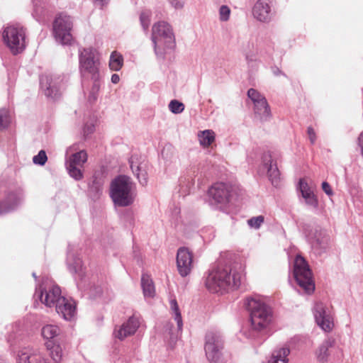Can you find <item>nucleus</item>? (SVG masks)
Segmentation results:
<instances>
[{
  "label": "nucleus",
  "mask_w": 363,
  "mask_h": 363,
  "mask_svg": "<svg viewBox=\"0 0 363 363\" xmlns=\"http://www.w3.org/2000/svg\"><path fill=\"white\" fill-rule=\"evenodd\" d=\"M92 82L93 85L88 96V101L90 104H94L96 101L101 85V79L92 80Z\"/></svg>",
  "instance_id": "c9c22d12"
},
{
  "label": "nucleus",
  "mask_w": 363,
  "mask_h": 363,
  "mask_svg": "<svg viewBox=\"0 0 363 363\" xmlns=\"http://www.w3.org/2000/svg\"><path fill=\"white\" fill-rule=\"evenodd\" d=\"M81 150L79 147V144H74L71 146H69L67 150H66V157H68V155H72V153L79 152Z\"/></svg>",
  "instance_id": "3c124183"
},
{
  "label": "nucleus",
  "mask_w": 363,
  "mask_h": 363,
  "mask_svg": "<svg viewBox=\"0 0 363 363\" xmlns=\"http://www.w3.org/2000/svg\"><path fill=\"white\" fill-rule=\"evenodd\" d=\"M130 167L142 186L147 184V163L142 157L133 155L129 159Z\"/></svg>",
  "instance_id": "a211bd4d"
},
{
  "label": "nucleus",
  "mask_w": 363,
  "mask_h": 363,
  "mask_svg": "<svg viewBox=\"0 0 363 363\" xmlns=\"http://www.w3.org/2000/svg\"><path fill=\"white\" fill-rule=\"evenodd\" d=\"M152 13L149 10L143 11L140 15V24L145 31H147L150 23Z\"/></svg>",
  "instance_id": "ea45409f"
},
{
  "label": "nucleus",
  "mask_w": 363,
  "mask_h": 363,
  "mask_svg": "<svg viewBox=\"0 0 363 363\" xmlns=\"http://www.w3.org/2000/svg\"><path fill=\"white\" fill-rule=\"evenodd\" d=\"M60 341L57 342H45V345L47 350L50 352V356L54 362H59L62 357V348L60 345Z\"/></svg>",
  "instance_id": "cd10ccee"
},
{
  "label": "nucleus",
  "mask_w": 363,
  "mask_h": 363,
  "mask_svg": "<svg viewBox=\"0 0 363 363\" xmlns=\"http://www.w3.org/2000/svg\"><path fill=\"white\" fill-rule=\"evenodd\" d=\"M79 70L82 77L92 80L101 79L98 52L93 48L79 50Z\"/></svg>",
  "instance_id": "39448f33"
},
{
  "label": "nucleus",
  "mask_w": 363,
  "mask_h": 363,
  "mask_svg": "<svg viewBox=\"0 0 363 363\" xmlns=\"http://www.w3.org/2000/svg\"><path fill=\"white\" fill-rule=\"evenodd\" d=\"M170 309L172 311V315L174 318V320L177 322V334L181 333L183 328V321L181 315V312L177 304L176 299H172L169 302Z\"/></svg>",
  "instance_id": "7c9ffc66"
},
{
  "label": "nucleus",
  "mask_w": 363,
  "mask_h": 363,
  "mask_svg": "<svg viewBox=\"0 0 363 363\" xmlns=\"http://www.w3.org/2000/svg\"><path fill=\"white\" fill-rule=\"evenodd\" d=\"M16 363H49L42 353L33 347H24L18 354Z\"/></svg>",
  "instance_id": "4be33fe9"
},
{
  "label": "nucleus",
  "mask_w": 363,
  "mask_h": 363,
  "mask_svg": "<svg viewBox=\"0 0 363 363\" xmlns=\"http://www.w3.org/2000/svg\"><path fill=\"white\" fill-rule=\"evenodd\" d=\"M289 354L290 350L287 347L275 350L268 363H287L289 362L288 356Z\"/></svg>",
  "instance_id": "bb28decb"
},
{
  "label": "nucleus",
  "mask_w": 363,
  "mask_h": 363,
  "mask_svg": "<svg viewBox=\"0 0 363 363\" xmlns=\"http://www.w3.org/2000/svg\"><path fill=\"white\" fill-rule=\"evenodd\" d=\"M94 131V125L92 123H86L84 128L83 133L85 137L88 136L89 134L92 133Z\"/></svg>",
  "instance_id": "8fccbe9b"
},
{
  "label": "nucleus",
  "mask_w": 363,
  "mask_h": 363,
  "mask_svg": "<svg viewBox=\"0 0 363 363\" xmlns=\"http://www.w3.org/2000/svg\"><path fill=\"white\" fill-rule=\"evenodd\" d=\"M168 107L169 111L174 114L181 113L184 110V104L175 99L169 102Z\"/></svg>",
  "instance_id": "a19ab883"
},
{
  "label": "nucleus",
  "mask_w": 363,
  "mask_h": 363,
  "mask_svg": "<svg viewBox=\"0 0 363 363\" xmlns=\"http://www.w3.org/2000/svg\"><path fill=\"white\" fill-rule=\"evenodd\" d=\"M123 65V57L117 51L111 52L109 59V67L113 71H119Z\"/></svg>",
  "instance_id": "473e14b6"
},
{
  "label": "nucleus",
  "mask_w": 363,
  "mask_h": 363,
  "mask_svg": "<svg viewBox=\"0 0 363 363\" xmlns=\"http://www.w3.org/2000/svg\"><path fill=\"white\" fill-rule=\"evenodd\" d=\"M66 262L69 271L75 275L77 286L80 289L84 288V279L86 276L84 272L82 260L78 253L77 246L69 245Z\"/></svg>",
  "instance_id": "f8f14e48"
},
{
  "label": "nucleus",
  "mask_w": 363,
  "mask_h": 363,
  "mask_svg": "<svg viewBox=\"0 0 363 363\" xmlns=\"http://www.w3.org/2000/svg\"><path fill=\"white\" fill-rule=\"evenodd\" d=\"M111 80L113 84L118 83L120 81L119 75L117 74H112Z\"/></svg>",
  "instance_id": "6e6d98bb"
},
{
  "label": "nucleus",
  "mask_w": 363,
  "mask_h": 363,
  "mask_svg": "<svg viewBox=\"0 0 363 363\" xmlns=\"http://www.w3.org/2000/svg\"><path fill=\"white\" fill-rule=\"evenodd\" d=\"M168 329L169 330V333L173 334V333L171 331L172 330L171 328H169Z\"/></svg>",
  "instance_id": "13d9d810"
},
{
  "label": "nucleus",
  "mask_w": 363,
  "mask_h": 363,
  "mask_svg": "<svg viewBox=\"0 0 363 363\" xmlns=\"http://www.w3.org/2000/svg\"><path fill=\"white\" fill-rule=\"evenodd\" d=\"M72 18L66 14H60L53 22V34L56 40L62 45H69L73 40L72 30Z\"/></svg>",
  "instance_id": "9b49d317"
},
{
  "label": "nucleus",
  "mask_w": 363,
  "mask_h": 363,
  "mask_svg": "<svg viewBox=\"0 0 363 363\" xmlns=\"http://www.w3.org/2000/svg\"><path fill=\"white\" fill-rule=\"evenodd\" d=\"M3 39L13 55L21 52L26 48V33L22 27L10 26L4 28Z\"/></svg>",
  "instance_id": "1a4fd4ad"
},
{
  "label": "nucleus",
  "mask_w": 363,
  "mask_h": 363,
  "mask_svg": "<svg viewBox=\"0 0 363 363\" xmlns=\"http://www.w3.org/2000/svg\"><path fill=\"white\" fill-rule=\"evenodd\" d=\"M66 168L71 177L75 180H80L83 177V173L76 165L66 163Z\"/></svg>",
  "instance_id": "58836bf2"
},
{
  "label": "nucleus",
  "mask_w": 363,
  "mask_h": 363,
  "mask_svg": "<svg viewBox=\"0 0 363 363\" xmlns=\"http://www.w3.org/2000/svg\"><path fill=\"white\" fill-rule=\"evenodd\" d=\"M103 191V184L102 182L94 178L92 181L89 184L88 194L93 200H97L99 199Z\"/></svg>",
  "instance_id": "c756f323"
},
{
  "label": "nucleus",
  "mask_w": 363,
  "mask_h": 363,
  "mask_svg": "<svg viewBox=\"0 0 363 363\" xmlns=\"http://www.w3.org/2000/svg\"><path fill=\"white\" fill-rule=\"evenodd\" d=\"M322 189L328 196H332L333 194V191L327 182H323L322 183Z\"/></svg>",
  "instance_id": "603ef678"
},
{
  "label": "nucleus",
  "mask_w": 363,
  "mask_h": 363,
  "mask_svg": "<svg viewBox=\"0 0 363 363\" xmlns=\"http://www.w3.org/2000/svg\"><path fill=\"white\" fill-rule=\"evenodd\" d=\"M264 217L263 216H258L252 217L247 220V224L251 228L259 229L264 223Z\"/></svg>",
  "instance_id": "79ce46f5"
},
{
  "label": "nucleus",
  "mask_w": 363,
  "mask_h": 363,
  "mask_svg": "<svg viewBox=\"0 0 363 363\" xmlns=\"http://www.w3.org/2000/svg\"><path fill=\"white\" fill-rule=\"evenodd\" d=\"M151 40L157 59L163 60L168 50L175 47V38L171 26L165 21L155 23L152 28Z\"/></svg>",
  "instance_id": "20e7f679"
},
{
  "label": "nucleus",
  "mask_w": 363,
  "mask_h": 363,
  "mask_svg": "<svg viewBox=\"0 0 363 363\" xmlns=\"http://www.w3.org/2000/svg\"><path fill=\"white\" fill-rule=\"evenodd\" d=\"M357 144L360 148L362 155L363 157V131L359 134L357 140Z\"/></svg>",
  "instance_id": "5fc2aeb1"
},
{
  "label": "nucleus",
  "mask_w": 363,
  "mask_h": 363,
  "mask_svg": "<svg viewBox=\"0 0 363 363\" xmlns=\"http://www.w3.org/2000/svg\"><path fill=\"white\" fill-rule=\"evenodd\" d=\"M11 122L9 112L6 108L0 109V130L8 128Z\"/></svg>",
  "instance_id": "4c0bfd02"
},
{
  "label": "nucleus",
  "mask_w": 363,
  "mask_h": 363,
  "mask_svg": "<svg viewBox=\"0 0 363 363\" xmlns=\"http://www.w3.org/2000/svg\"><path fill=\"white\" fill-rule=\"evenodd\" d=\"M140 324V315L133 314L125 323L121 325L118 330L115 329L114 335L116 337L122 340L128 336L135 334Z\"/></svg>",
  "instance_id": "412c9836"
},
{
  "label": "nucleus",
  "mask_w": 363,
  "mask_h": 363,
  "mask_svg": "<svg viewBox=\"0 0 363 363\" xmlns=\"http://www.w3.org/2000/svg\"><path fill=\"white\" fill-rule=\"evenodd\" d=\"M294 276L299 287L307 294H311L315 289L312 280V273L305 259L296 255L294 264Z\"/></svg>",
  "instance_id": "423d86ee"
},
{
  "label": "nucleus",
  "mask_w": 363,
  "mask_h": 363,
  "mask_svg": "<svg viewBox=\"0 0 363 363\" xmlns=\"http://www.w3.org/2000/svg\"><path fill=\"white\" fill-rule=\"evenodd\" d=\"M302 231L311 247L320 254L329 247L330 238L320 228L303 224Z\"/></svg>",
  "instance_id": "6e6552de"
},
{
  "label": "nucleus",
  "mask_w": 363,
  "mask_h": 363,
  "mask_svg": "<svg viewBox=\"0 0 363 363\" xmlns=\"http://www.w3.org/2000/svg\"><path fill=\"white\" fill-rule=\"evenodd\" d=\"M103 289L101 286H93L89 289V294L93 298H96L102 294Z\"/></svg>",
  "instance_id": "49530a36"
},
{
  "label": "nucleus",
  "mask_w": 363,
  "mask_h": 363,
  "mask_svg": "<svg viewBox=\"0 0 363 363\" xmlns=\"http://www.w3.org/2000/svg\"><path fill=\"white\" fill-rule=\"evenodd\" d=\"M247 96L252 101L254 106L259 103L263 104V103L264 102V99H266V98L263 95H262L259 91L252 88L250 89L247 91Z\"/></svg>",
  "instance_id": "e433bc0d"
},
{
  "label": "nucleus",
  "mask_w": 363,
  "mask_h": 363,
  "mask_svg": "<svg viewBox=\"0 0 363 363\" xmlns=\"http://www.w3.org/2000/svg\"><path fill=\"white\" fill-rule=\"evenodd\" d=\"M177 267L179 274L184 277L189 275L193 268V255L187 247H179L177 253Z\"/></svg>",
  "instance_id": "f3484780"
},
{
  "label": "nucleus",
  "mask_w": 363,
  "mask_h": 363,
  "mask_svg": "<svg viewBox=\"0 0 363 363\" xmlns=\"http://www.w3.org/2000/svg\"><path fill=\"white\" fill-rule=\"evenodd\" d=\"M61 329L55 325L48 324L41 329V334L45 342H57L61 340Z\"/></svg>",
  "instance_id": "393cba45"
},
{
  "label": "nucleus",
  "mask_w": 363,
  "mask_h": 363,
  "mask_svg": "<svg viewBox=\"0 0 363 363\" xmlns=\"http://www.w3.org/2000/svg\"><path fill=\"white\" fill-rule=\"evenodd\" d=\"M33 277L35 279H37V277H36V275H35V272H33Z\"/></svg>",
  "instance_id": "4d7b16f0"
},
{
  "label": "nucleus",
  "mask_w": 363,
  "mask_h": 363,
  "mask_svg": "<svg viewBox=\"0 0 363 363\" xmlns=\"http://www.w3.org/2000/svg\"><path fill=\"white\" fill-rule=\"evenodd\" d=\"M276 13L274 0H257L252 9L253 18L262 23L272 21Z\"/></svg>",
  "instance_id": "4468645a"
},
{
  "label": "nucleus",
  "mask_w": 363,
  "mask_h": 363,
  "mask_svg": "<svg viewBox=\"0 0 363 363\" xmlns=\"http://www.w3.org/2000/svg\"><path fill=\"white\" fill-rule=\"evenodd\" d=\"M194 185V179L190 177L183 176L179 178V192L183 196L189 194L191 188Z\"/></svg>",
  "instance_id": "72a5a7b5"
},
{
  "label": "nucleus",
  "mask_w": 363,
  "mask_h": 363,
  "mask_svg": "<svg viewBox=\"0 0 363 363\" xmlns=\"http://www.w3.org/2000/svg\"><path fill=\"white\" fill-rule=\"evenodd\" d=\"M245 305L250 313V324L244 326L240 332L247 338L255 339L272 323V311L270 307L256 297L247 298Z\"/></svg>",
  "instance_id": "f03ea898"
},
{
  "label": "nucleus",
  "mask_w": 363,
  "mask_h": 363,
  "mask_svg": "<svg viewBox=\"0 0 363 363\" xmlns=\"http://www.w3.org/2000/svg\"><path fill=\"white\" fill-rule=\"evenodd\" d=\"M206 289L211 293H223L238 289L242 281V274L237 271L230 260L219 259L203 277Z\"/></svg>",
  "instance_id": "f257e3e1"
},
{
  "label": "nucleus",
  "mask_w": 363,
  "mask_h": 363,
  "mask_svg": "<svg viewBox=\"0 0 363 363\" xmlns=\"http://www.w3.org/2000/svg\"><path fill=\"white\" fill-rule=\"evenodd\" d=\"M87 160V154L84 150L72 153L68 155L66 159L67 164H72L76 166L82 167Z\"/></svg>",
  "instance_id": "2f4dec72"
},
{
  "label": "nucleus",
  "mask_w": 363,
  "mask_h": 363,
  "mask_svg": "<svg viewBox=\"0 0 363 363\" xmlns=\"http://www.w3.org/2000/svg\"><path fill=\"white\" fill-rule=\"evenodd\" d=\"M40 88L48 98L56 99L62 87V79L57 74H43L40 78Z\"/></svg>",
  "instance_id": "2eb2a0df"
},
{
  "label": "nucleus",
  "mask_w": 363,
  "mask_h": 363,
  "mask_svg": "<svg viewBox=\"0 0 363 363\" xmlns=\"http://www.w3.org/2000/svg\"><path fill=\"white\" fill-rule=\"evenodd\" d=\"M200 144L203 147L209 146L215 140V133L211 130H206L198 135Z\"/></svg>",
  "instance_id": "f704fd0d"
},
{
  "label": "nucleus",
  "mask_w": 363,
  "mask_h": 363,
  "mask_svg": "<svg viewBox=\"0 0 363 363\" xmlns=\"http://www.w3.org/2000/svg\"><path fill=\"white\" fill-rule=\"evenodd\" d=\"M230 9L226 5H222L219 9V19L220 21L225 22L229 20L230 16Z\"/></svg>",
  "instance_id": "c03bdc74"
},
{
  "label": "nucleus",
  "mask_w": 363,
  "mask_h": 363,
  "mask_svg": "<svg viewBox=\"0 0 363 363\" xmlns=\"http://www.w3.org/2000/svg\"><path fill=\"white\" fill-rule=\"evenodd\" d=\"M267 172L269 180L274 186H278L280 184V172L276 163H273L272 156L269 154H264L262 157V164L259 169V172Z\"/></svg>",
  "instance_id": "6ab92c4d"
},
{
  "label": "nucleus",
  "mask_w": 363,
  "mask_h": 363,
  "mask_svg": "<svg viewBox=\"0 0 363 363\" xmlns=\"http://www.w3.org/2000/svg\"><path fill=\"white\" fill-rule=\"evenodd\" d=\"M253 109L255 117L260 121H267L271 117V111L267 99H264L263 104L259 103L255 105Z\"/></svg>",
  "instance_id": "a878e982"
},
{
  "label": "nucleus",
  "mask_w": 363,
  "mask_h": 363,
  "mask_svg": "<svg viewBox=\"0 0 363 363\" xmlns=\"http://www.w3.org/2000/svg\"><path fill=\"white\" fill-rule=\"evenodd\" d=\"M48 160V157L45 150H40L38 153V155H35L33 157V162L35 164L43 166L44 165Z\"/></svg>",
  "instance_id": "37998d69"
},
{
  "label": "nucleus",
  "mask_w": 363,
  "mask_h": 363,
  "mask_svg": "<svg viewBox=\"0 0 363 363\" xmlns=\"http://www.w3.org/2000/svg\"><path fill=\"white\" fill-rule=\"evenodd\" d=\"M271 71L274 76H279V75L285 76V74L281 72V70L277 66L272 67Z\"/></svg>",
  "instance_id": "864d4df0"
},
{
  "label": "nucleus",
  "mask_w": 363,
  "mask_h": 363,
  "mask_svg": "<svg viewBox=\"0 0 363 363\" xmlns=\"http://www.w3.org/2000/svg\"><path fill=\"white\" fill-rule=\"evenodd\" d=\"M141 286L145 297H153L155 294V286L148 274H143L141 277Z\"/></svg>",
  "instance_id": "c85d7f7f"
},
{
  "label": "nucleus",
  "mask_w": 363,
  "mask_h": 363,
  "mask_svg": "<svg viewBox=\"0 0 363 363\" xmlns=\"http://www.w3.org/2000/svg\"><path fill=\"white\" fill-rule=\"evenodd\" d=\"M136 195L135 185L130 177L119 175L111 182L110 196L116 206L125 207L132 205Z\"/></svg>",
  "instance_id": "7ed1b4c3"
},
{
  "label": "nucleus",
  "mask_w": 363,
  "mask_h": 363,
  "mask_svg": "<svg viewBox=\"0 0 363 363\" xmlns=\"http://www.w3.org/2000/svg\"><path fill=\"white\" fill-rule=\"evenodd\" d=\"M234 192L233 186L228 183L216 182L208 191L209 203L211 206L228 204Z\"/></svg>",
  "instance_id": "ddd939ff"
},
{
  "label": "nucleus",
  "mask_w": 363,
  "mask_h": 363,
  "mask_svg": "<svg viewBox=\"0 0 363 363\" xmlns=\"http://www.w3.org/2000/svg\"><path fill=\"white\" fill-rule=\"evenodd\" d=\"M55 308L58 315L66 320H73L77 316V305L72 298L64 296Z\"/></svg>",
  "instance_id": "aec40b11"
},
{
  "label": "nucleus",
  "mask_w": 363,
  "mask_h": 363,
  "mask_svg": "<svg viewBox=\"0 0 363 363\" xmlns=\"http://www.w3.org/2000/svg\"><path fill=\"white\" fill-rule=\"evenodd\" d=\"M169 4L176 10H182L185 5V0H167Z\"/></svg>",
  "instance_id": "a18cd8bd"
},
{
  "label": "nucleus",
  "mask_w": 363,
  "mask_h": 363,
  "mask_svg": "<svg viewBox=\"0 0 363 363\" xmlns=\"http://www.w3.org/2000/svg\"><path fill=\"white\" fill-rule=\"evenodd\" d=\"M313 313L315 322L323 330L326 332L331 330L333 323L331 317L326 313L323 303H315Z\"/></svg>",
  "instance_id": "5701e85b"
},
{
  "label": "nucleus",
  "mask_w": 363,
  "mask_h": 363,
  "mask_svg": "<svg viewBox=\"0 0 363 363\" xmlns=\"http://www.w3.org/2000/svg\"><path fill=\"white\" fill-rule=\"evenodd\" d=\"M204 350L207 359L211 363H224L223 340L218 331H208L205 337Z\"/></svg>",
  "instance_id": "0eeeda50"
},
{
  "label": "nucleus",
  "mask_w": 363,
  "mask_h": 363,
  "mask_svg": "<svg viewBox=\"0 0 363 363\" xmlns=\"http://www.w3.org/2000/svg\"><path fill=\"white\" fill-rule=\"evenodd\" d=\"M35 296H38L41 303L47 307H55L61 298L62 295L60 287L55 284L52 281H44L38 288H36Z\"/></svg>",
  "instance_id": "9d476101"
},
{
  "label": "nucleus",
  "mask_w": 363,
  "mask_h": 363,
  "mask_svg": "<svg viewBox=\"0 0 363 363\" xmlns=\"http://www.w3.org/2000/svg\"><path fill=\"white\" fill-rule=\"evenodd\" d=\"M0 363H4L3 362H0Z\"/></svg>",
  "instance_id": "bf43d9fd"
},
{
  "label": "nucleus",
  "mask_w": 363,
  "mask_h": 363,
  "mask_svg": "<svg viewBox=\"0 0 363 363\" xmlns=\"http://www.w3.org/2000/svg\"><path fill=\"white\" fill-rule=\"evenodd\" d=\"M298 188L305 201V203L309 208L316 209L318 206V201L312 188L309 186L308 183L303 179H301L299 181Z\"/></svg>",
  "instance_id": "b1692460"
},
{
  "label": "nucleus",
  "mask_w": 363,
  "mask_h": 363,
  "mask_svg": "<svg viewBox=\"0 0 363 363\" xmlns=\"http://www.w3.org/2000/svg\"><path fill=\"white\" fill-rule=\"evenodd\" d=\"M307 133L311 143L313 145L316 141V134L314 129L312 127H308Z\"/></svg>",
  "instance_id": "de8ad7c7"
},
{
  "label": "nucleus",
  "mask_w": 363,
  "mask_h": 363,
  "mask_svg": "<svg viewBox=\"0 0 363 363\" xmlns=\"http://www.w3.org/2000/svg\"><path fill=\"white\" fill-rule=\"evenodd\" d=\"M335 350L336 354L334 359L337 361L341 360L342 357V351L339 347L335 346V340L332 337L325 339L318 347L315 352V355L318 360L320 362H327L329 361V357L331 352Z\"/></svg>",
  "instance_id": "dca6fc26"
},
{
  "label": "nucleus",
  "mask_w": 363,
  "mask_h": 363,
  "mask_svg": "<svg viewBox=\"0 0 363 363\" xmlns=\"http://www.w3.org/2000/svg\"><path fill=\"white\" fill-rule=\"evenodd\" d=\"M38 1H39L38 0H33V7H34V11H33V15L37 19L42 14L41 8L39 7L38 5Z\"/></svg>",
  "instance_id": "09e8293b"
}]
</instances>
